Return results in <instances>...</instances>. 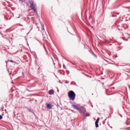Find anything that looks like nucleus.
<instances>
[{
    "mask_svg": "<svg viewBox=\"0 0 130 130\" xmlns=\"http://www.w3.org/2000/svg\"><path fill=\"white\" fill-rule=\"evenodd\" d=\"M18 18H20V16L19 17H17Z\"/></svg>",
    "mask_w": 130,
    "mask_h": 130,
    "instance_id": "obj_17",
    "label": "nucleus"
},
{
    "mask_svg": "<svg viewBox=\"0 0 130 130\" xmlns=\"http://www.w3.org/2000/svg\"><path fill=\"white\" fill-rule=\"evenodd\" d=\"M22 30H24V28H21V31H22Z\"/></svg>",
    "mask_w": 130,
    "mask_h": 130,
    "instance_id": "obj_12",
    "label": "nucleus"
},
{
    "mask_svg": "<svg viewBox=\"0 0 130 130\" xmlns=\"http://www.w3.org/2000/svg\"><path fill=\"white\" fill-rule=\"evenodd\" d=\"M68 97L70 100L71 101H74L76 99V93L73 90H70L68 93Z\"/></svg>",
    "mask_w": 130,
    "mask_h": 130,
    "instance_id": "obj_1",
    "label": "nucleus"
},
{
    "mask_svg": "<svg viewBox=\"0 0 130 130\" xmlns=\"http://www.w3.org/2000/svg\"><path fill=\"white\" fill-rule=\"evenodd\" d=\"M28 111H29V112H32V113H33V114H34V115H35V113L33 112V110L29 109Z\"/></svg>",
    "mask_w": 130,
    "mask_h": 130,
    "instance_id": "obj_7",
    "label": "nucleus"
},
{
    "mask_svg": "<svg viewBox=\"0 0 130 130\" xmlns=\"http://www.w3.org/2000/svg\"><path fill=\"white\" fill-rule=\"evenodd\" d=\"M72 107H74V108L75 109H76L77 110H78L79 111V112L80 113H81V109L80 108H79V107H78V106L76 105H72Z\"/></svg>",
    "mask_w": 130,
    "mask_h": 130,
    "instance_id": "obj_3",
    "label": "nucleus"
},
{
    "mask_svg": "<svg viewBox=\"0 0 130 130\" xmlns=\"http://www.w3.org/2000/svg\"><path fill=\"white\" fill-rule=\"evenodd\" d=\"M24 75L25 74H24V72H22V76H23V77H24Z\"/></svg>",
    "mask_w": 130,
    "mask_h": 130,
    "instance_id": "obj_11",
    "label": "nucleus"
},
{
    "mask_svg": "<svg viewBox=\"0 0 130 130\" xmlns=\"http://www.w3.org/2000/svg\"><path fill=\"white\" fill-rule=\"evenodd\" d=\"M43 30H44V27H43Z\"/></svg>",
    "mask_w": 130,
    "mask_h": 130,
    "instance_id": "obj_14",
    "label": "nucleus"
},
{
    "mask_svg": "<svg viewBox=\"0 0 130 130\" xmlns=\"http://www.w3.org/2000/svg\"><path fill=\"white\" fill-rule=\"evenodd\" d=\"M99 122V118H98L95 122V124L96 127H99V125L98 124Z\"/></svg>",
    "mask_w": 130,
    "mask_h": 130,
    "instance_id": "obj_4",
    "label": "nucleus"
},
{
    "mask_svg": "<svg viewBox=\"0 0 130 130\" xmlns=\"http://www.w3.org/2000/svg\"><path fill=\"white\" fill-rule=\"evenodd\" d=\"M85 116H86V117H88V116H90V113H86V114H85Z\"/></svg>",
    "mask_w": 130,
    "mask_h": 130,
    "instance_id": "obj_9",
    "label": "nucleus"
},
{
    "mask_svg": "<svg viewBox=\"0 0 130 130\" xmlns=\"http://www.w3.org/2000/svg\"><path fill=\"white\" fill-rule=\"evenodd\" d=\"M0 119H3V116L0 115Z\"/></svg>",
    "mask_w": 130,
    "mask_h": 130,
    "instance_id": "obj_10",
    "label": "nucleus"
},
{
    "mask_svg": "<svg viewBox=\"0 0 130 130\" xmlns=\"http://www.w3.org/2000/svg\"><path fill=\"white\" fill-rule=\"evenodd\" d=\"M49 94L50 95H52V94H54V91H53V89H51L49 91Z\"/></svg>",
    "mask_w": 130,
    "mask_h": 130,
    "instance_id": "obj_6",
    "label": "nucleus"
},
{
    "mask_svg": "<svg viewBox=\"0 0 130 130\" xmlns=\"http://www.w3.org/2000/svg\"><path fill=\"white\" fill-rule=\"evenodd\" d=\"M19 26H23V25H22V24H19Z\"/></svg>",
    "mask_w": 130,
    "mask_h": 130,
    "instance_id": "obj_13",
    "label": "nucleus"
},
{
    "mask_svg": "<svg viewBox=\"0 0 130 130\" xmlns=\"http://www.w3.org/2000/svg\"><path fill=\"white\" fill-rule=\"evenodd\" d=\"M29 4L30 5V7L31 8V10H32V11H34L35 14H37V11H36V6L35 5H34V3H33V2L30 1L29 2Z\"/></svg>",
    "mask_w": 130,
    "mask_h": 130,
    "instance_id": "obj_2",
    "label": "nucleus"
},
{
    "mask_svg": "<svg viewBox=\"0 0 130 130\" xmlns=\"http://www.w3.org/2000/svg\"><path fill=\"white\" fill-rule=\"evenodd\" d=\"M46 107H47V109H52V106H51V105H50L49 104H47Z\"/></svg>",
    "mask_w": 130,
    "mask_h": 130,
    "instance_id": "obj_5",
    "label": "nucleus"
},
{
    "mask_svg": "<svg viewBox=\"0 0 130 130\" xmlns=\"http://www.w3.org/2000/svg\"><path fill=\"white\" fill-rule=\"evenodd\" d=\"M8 61H10V62H15V61H14L12 60H9L8 61H6L5 62H6V63H8Z\"/></svg>",
    "mask_w": 130,
    "mask_h": 130,
    "instance_id": "obj_8",
    "label": "nucleus"
},
{
    "mask_svg": "<svg viewBox=\"0 0 130 130\" xmlns=\"http://www.w3.org/2000/svg\"><path fill=\"white\" fill-rule=\"evenodd\" d=\"M18 1H19V2H21V1H22V0H18Z\"/></svg>",
    "mask_w": 130,
    "mask_h": 130,
    "instance_id": "obj_16",
    "label": "nucleus"
},
{
    "mask_svg": "<svg viewBox=\"0 0 130 130\" xmlns=\"http://www.w3.org/2000/svg\"><path fill=\"white\" fill-rule=\"evenodd\" d=\"M63 68H64V64L63 65Z\"/></svg>",
    "mask_w": 130,
    "mask_h": 130,
    "instance_id": "obj_15",
    "label": "nucleus"
}]
</instances>
